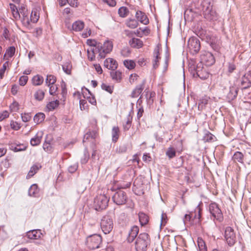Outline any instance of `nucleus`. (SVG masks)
Masks as SVG:
<instances>
[{"label": "nucleus", "mask_w": 251, "mask_h": 251, "mask_svg": "<svg viewBox=\"0 0 251 251\" xmlns=\"http://www.w3.org/2000/svg\"><path fill=\"white\" fill-rule=\"evenodd\" d=\"M150 240L149 235L146 233L139 234L135 242V247L136 251H146Z\"/></svg>", "instance_id": "nucleus-1"}, {"label": "nucleus", "mask_w": 251, "mask_h": 251, "mask_svg": "<svg viewBox=\"0 0 251 251\" xmlns=\"http://www.w3.org/2000/svg\"><path fill=\"white\" fill-rule=\"evenodd\" d=\"M100 228L105 234H109L113 229L114 224L112 218L109 216H104L100 221Z\"/></svg>", "instance_id": "nucleus-2"}, {"label": "nucleus", "mask_w": 251, "mask_h": 251, "mask_svg": "<svg viewBox=\"0 0 251 251\" xmlns=\"http://www.w3.org/2000/svg\"><path fill=\"white\" fill-rule=\"evenodd\" d=\"M109 198L104 194H100L94 200V206L97 211L105 209L108 206Z\"/></svg>", "instance_id": "nucleus-3"}, {"label": "nucleus", "mask_w": 251, "mask_h": 251, "mask_svg": "<svg viewBox=\"0 0 251 251\" xmlns=\"http://www.w3.org/2000/svg\"><path fill=\"white\" fill-rule=\"evenodd\" d=\"M226 241L230 246H233L236 242V236L234 229L227 226L226 228L224 234Z\"/></svg>", "instance_id": "nucleus-4"}, {"label": "nucleus", "mask_w": 251, "mask_h": 251, "mask_svg": "<svg viewBox=\"0 0 251 251\" xmlns=\"http://www.w3.org/2000/svg\"><path fill=\"white\" fill-rule=\"evenodd\" d=\"M102 242L101 237L99 234H94L89 236L87 240V245L90 249L99 248Z\"/></svg>", "instance_id": "nucleus-5"}, {"label": "nucleus", "mask_w": 251, "mask_h": 251, "mask_svg": "<svg viewBox=\"0 0 251 251\" xmlns=\"http://www.w3.org/2000/svg\"><path fill=\"white\" fill-rule=\"evenodd\" d=\"M187 46L191 53H196L200 50V42L198 38L192 37L189 39Z\"/></svg>", "instance_id": "nucleus-6"}, {"label": "nucleus", "mask_w": 251, "mask_h": 251, "mask_svg": "<svg viewBox=\"0 0 251 251\" xmlns=\"http://www.w3.org/2000/svg\"><path fill=\"white\" fill-rule=\"evenodd\" d=\"M215 62V59L212 54L209 52H204L201 55V62L200 66H201L202 64L206 66H211Z\"/></svg>", "instance_id": "nucleus-7"}, {"label": "nucleus", "mask_w": 251, "mask_h": 251, "mask_svg": "<svg viewBox=\"0 0 251 251\" xmlns=\"http://www.w3.org/2000/svg\"><path fill=\"white\" fill-rule=\"evenodd\" d=\"M113 47V43L111 41L109 40H106L99 50V56L100 57L104 58L106 54L110 53L112 50Z\"/></svg>", "instance_id": "nucleus-8"}, {"label": "nucleus", "mask_w": 251, "mask_h": 251, "mask_svg": "<svg viewBox=\"0 0 251 251\" xmlns=\"http://www.w3.org/2000/svg\"><path fill=\"white\" fill-rule=\"evenodd\" d=\"M112 199L116 204L122 205L126 203L127 197L125 192L119 190L113 196Z\"/></svg>", "instance_id": "nucleus-9"}, {"label": "nucleus", "mask_w": 251, "mask_h": 251, "mask_svg": "<svg viewBox=\"0 0 251 251\" xmlns=\"http://www.w3.org/2000/svg\"><path fill=\"white\" fill-rule=\"evenodd\" d=\"M209 211L213 216V217L221 221L223 219V214L221 209L218 207V205L215 203H212L209 205Z\"/></svg>", "instance_id": "nucleus-10"}, {"label": "nucleus", "mask_w": 251, "mask_h": 251, "mask_svg": "<svg viewBox=\"0 0 251 251\" xmlns=\"http://www.w3.org/2000/svg\"><path fill=\"white\" fill-rule=\"evenodd\" d=\"M20 19L23 25L26 27H29L31 25V21H30V17H28L27 10L25 7L22 8L20 10Z\"/></svg>", "instance_id": "nucleus-11"}, {"label": "nucleus", "mask_w": 251, "mask_h": 251, "mask_svg": "<svg viewBox=\"0 0 251 251\" xmlns=\"http://www.w3.org/2000/svg\"><path fill=\"white\" fill-rule=\"evenodd\" d=\"M241 84L244 88H247L251 86V72H247L242 77Z\"/></svg>", "instance_id": "nucleus-12"}, {"label": "nucleus", "mask_w": 251, "mask_h": 251, "mask_svg": "<svg viewBox=\"0 0 251 251\" xmlns=\"http://www.w3.org/2000/svg\"><path fill=\"white\" fill-rule=\"evenodd\" d=\"M104 66L109 70H114L117 69L118 63L113 58H107L104 61Z\"/></svg>", "instance_id": "nucleus-13"}, {"label": "nucleus", "mask_w": 251, "mask_h": 251, "mask_svg": "<svg viewBox=\"0 0 251 251\" xmlns=\"http://www.w3.org/2000/svg\"><path fill=\"white\" fill-rule=\"evenodd\" d=\"M135 16L136 19L142 24L146 25L149 23V20L147 15L142 11H137Z\"/></svg>", "instance_id": "nucleus-14"}, {"label": "nucleus", "mask_w": 251, "mask_h": 251, "mask_svg": "<svg viewBox=\"0 0 251 251\" xmlns=\"http://www.w3.org/2000/svg\"><path fill=\"white\" fill-rule=\"evenodd\" d=\"M42 234L40 230H32L27 233V236L29 239L37 240L41 238Z\"/></svg>", "instance_id": "nucleus-15"}, {"label": "nucleus", "mask_w": 251, "mask_h": 251, "mask_svg": "<svg viewBox=\"0 0 251 251\" xmlns=\"http://www.w3.org/2000/svg\"><path fill=\"white\" fill-rule=\"evenodd\" d=\"M139 228L137 226H133L132 227L127 238L128 242L129 243L132 242L135 238L137 236Z\"/></svg>", "instance_id": "nucleus-16"}, {"label": "nucleus", "mask_w": 251, "mask_h": 251, "mask_svg": "<svg viewBox=\"0 0 251 251\" xmlns=\"http://www.w3.org/2000/svg\"><path fill=\"white\" fill-rule=\"evenodd\" d=\"M160 49V45L158 44L156 46L154 50V51H153L154 59L153 61V67L154 68H156L158 66V62L159 59L160 58V57H159Z\"/></svg>", "instance_id": "nucleus-17"}, {"label": "nucleus", "mask_w": 251, "mask_h": 251, "mask_svg": "<svg viewBox=\"0 0 251 251\" xmlns=\"http://www.w3.org/2000/svg\"><path fill=\"white\" fill-rule=\"evenodd\" d=\"M85 24L81 20L74 22L72 25V29L75 32L81 31L84 27Z\"/></svg>", "instance_id": "nucleus-18"}, {"label": "nucleus", "mask_w": 251, "mask_h": 251, "mask_svg": "<svg viewBox=\"0 0 251 251\" xmlns=\"http://www.w3.org/2000/svg\"><path fill=\"white\" fill-rule=\"evenodd\" d=\"M196 72L197 75L202 79H206L209 77V73L206 71V70H204L203 67L201 68L200 66H197Z\"/></svg>", "instance_id": "nucleus-19"}, {"label": "nucleus", "mask_w": 251, "mask_h": 251, "mask_svg": "<svg viewBox=\"0 0 251 251\" xmlns=\"http://www.w3.org/2000/svg\"><path fill=\"white\" fill-rule=\"evenodd\" d=\"M129 44L132 48L140 49L143 47V43L142 41L138 38H133L129 41Z\"/></svg>", "instance_id": "nucleus-20"}, {"label": "nucleus", "mask_w": 251, "mask_h": 251, "mask_svg": "<svg viewBox=\"0 0 251 251\" xmlns=\"http://www.w3.org/2000/svg\"><path fill=\"white\" fill-rule=\"evenodd\" d=\"M110 75L112 79L117 82H119L122 80V75L120 71L112 70Z\"/></svg>", "instance_id": "nucleus-21"}, {"label": "nucleus", "mask_w": 251, "mask_h": 251, "mask_svg": "<svg viewBox=\"0 0 251 251\" xmlns=\"http://www.w3.org/2000/svg\"><path fill=\"white\" fill-rule=\"evenodd\" d=\"M43 77L39 75L34 76L32 78V83L34 86L41 85L43 83Z\"/></svg>", "instance_id": "nucleus-22"}, {"label": "nucleus", "mask_w": 251, "mask_h": 251, "mask_svg": "<svg viewBox=\"0 0 251 251\" xmlns=\"http://www.w3.org/2000/svg\"><path fill=\"white\" fill-rule=\"evenodd\" d=\"M59 102L58 100H56L49 102L46 105V108L48 111L53 110L59 105Z\"/></svg>", "instance_id": "nucleus-23"}, {"label": "nucleus", "mask_w": 251, "mask_h": 251, "mask_svg": "<svg viewBox=\"0 0 251 251\" xmlns=\"http://www.w3.org/2000/svg\"><path fill=\"white\" fill-rule=\"evenodd\" d=\"M139 220L141 226L146 225L149 222L148 216L143 212H140L138 214Z\"/></svg>", "instance_id": "nucleus-24"}, {"label": "nucleus", "mask_w": 251, "mask_h": 251, "mask_svg": "<svg viewBox=\"0 0 251 251\" xmlns=\"http://www.w3.org/2000/svg\"><path fill=\"white\" fill-rule=\"evenodd\" d=\"M41 168V166H37L36 165H33L30 169V170L29 171L27 176H26V178H30L32 176H33L39 170V169Z\"/></svg>", "instance_id": "nucleus-25"}, {"label": "nucleus", "mask_w": 251, "mask_h": 251, "mask_svg": "<svg viewBox=\"0 0 251 251\" xmlns=\"http://www.w3.org/2000/svg\"><path fill=\"white\" fill-rule=\"evenodd\" d=\"M45 118V115L43 113H38L36 114L33 118V120L35 123L39 124L44 121Z\"/></svg>", "instance_id": "nucleus-26"}, {"label": "nucleus", "mask_w": 251, "mask_h": 251, "mask_svg": "<svg viewBox=\"0 0 251 251\" xmlns=\"http://www.w3.org/2000/svg\"><path fill=\"white\" fill-rule=\"evenodd\" d=\"M243 157L244 155L242 152L240 151H236L234 153L232 157V159L235 162H238L242 163L243 162Z\"/></svg>", "instance_id": "nucleus-27"}, {"label": "nucleus", "mask_w": 251, "mask_h": 251, "mask_svg": "<svg viewBox=\"0 0 251 251\" xmlns=\"http://www.w3.org/2000/svg\"><path fill=\"white\" fill-rule=\"evenodd\" d=\"M197 244L199 251H207L205 243L201 238L199 237L198 238Z\"/></svg>", "instance_id": "nucleus-28"}, {"label": "nucleus", "mask_w": 251, "mask_h": 251, "mask_svg": "<svg viewBox=\"0 0 251 251\" xmlns=\"http://www.w3.org/2000/svg\"><path fill=\"white\" fill-rule=\"evenodd\" d=\"M39 192V189L36 184H32L28 190V194L30 196H36Z\"/></svg>", "instance_id": "nucleus-29"}, {"label": "nucleus", "mask_w": 251, "mask_h": 251, "mask_svg": "<svg viewBox=\"0 0 251 251\" xmlns=\"http://www.w3.org/2000/svg\"><path fill=\"white\" fill-rule=\"evenodd\" d=\"M150 32V30L148 27H145L144 28L140 27L137 30V33L140 37L144 35L147 36L149 34Z\"/></svg>", "instance_id": "nucleus-30"}, {"label": "nucleus", "mask_w": 251, "mask_h": 251, "mask_svg": "<svg viewBox=\"0 0 251 251\" xmlns=\"http://www.w3.org/2000/svg\"><path fill=\"white\" fill-rule=\"evenodd\" d=\"M45 97V92L41 89H38L37 90L34 94L35 99L39 101H41L43 100Z\"/></svg>", "instance_id": "nucleus-31"}, {"label": "nucleus", "mask_w": 251, "mask_h": 251, "mask_svg": "<svg viewBox=\"0 0 251 251\" xmlns=\"http://www.w3.org/2000/svg\"><path fill=\"white\" fill-rule=\"evenodd\" d=\"M42 135L36 134L33 138L30 140V144L32 146H35L38 145L41 141Z\"/></svg>", "instance_id": "nucleus-32"}, {"label": "nucleus", "mask_w": 251, "mask_h": 251, "mask_svg": "<svg viewBox=\"0 0 251 251\" xmlns=\"http://www.w3.org/2000/svg\"><path fill=\"white\" fill-rule=\"evenodd\" d=\"M124 66L129 70L133 69L135 67V63L132 60H125L124 61Z\"/></svg>", "instance_id": "nucleus-33"}, {"label": "nucleus", "mask_w": 251, "mask_h": 251, "mask_svg": "<svg viewBox=\"0 0 251 251\" xmlns=\"http://www.w3.org/2000/svg\"><path fill=\"white\" fill-rule=\"evenodd\" d=\"M143 90V85H138L132 91V97H137L139 95L142 93Z\"/></svg>", "instance_id": "nucleus-34"}, {"label": "nucleus", "mask_w": 251, "mask_h": 251, "mask_svg": "<svg viewBox=\"0 0 251 251\" xmlns=\"http://www.w3.org/2000/svg\"><path fill=\"white\" fill-rule=\"evenodd\" d=\"M98 132L96 130H92L88 132L84 136V139L90 140L94 139L98 136Z\"/></svg>", "instance_id": "nucleus-35"}, {"label": "nucleus", "mask_w": 251, "mask_h": 251, "mask_svg": "<svg viewBox=\"0 0 251 251\" xmlns=\"http://www.w3.org/2000/svg\"><path fill=\"white\" fill-rule=\"evenodd\" d=\"M39 18V16L37 11L36 10H32L30 16V21H31V23H36L38 21Z\"/></svg>", "instance_id": "nucleus-36"}, {"label": "nucleus", "mask_w": 251, "mask_h": 251, "mask_svg": "<svg viewBox=\"0 0 251 251\" xmlns=\"http://www.w3.org/2000/svg\"><path fill=\"white\" fill-rule=\"evenodd\" d=\"M119 129L118 126H114L112 130V140L116 142L119 138Z\"/></svg>", "instance_id": "nucleus-37"}, {"label": "nucleus", "mask_w": 251, "mask_h": 251, "mask_svg": "<svg viewBox=\"0 0 251 251\" xmlns=\"http://www.w3.org/2000/svg\"><path fill=\"white\" fill-rule=\"evenodd\" d=\"M56 82V77L51 75H47L46 79V83L48 86L53 84Z\"/></svg>", "instance_id": "nucleus-38"}, {"label": "nucleus", "mask_w": 251, "mask_h": 251, "mask_svg": "<svg viewBox=\"0 0 251 251\" xmlns=\"http://www.w3.org/2000/svg\"><path fill=\"white\" fill-rule=\"evenodd\" d=\"M97 48L90 47L89 49L87 50L88 58L91 61H92L95 58V51H96Z\"/></svg>", "instance_id": "nucleus-39"}, {"label": "nucleus", "mask_w": 251, "mask_h": 251, "mask_svg": "<svg viewBox=\"0 0 251 251\" xmlns=\"http://www.w3.org/2000/svg\"><path fill=\"white\" fill-rule=\"evenodd\" d=\"M101 88L102 90L108 92L110 94L112 93L113 91V87L110 85H109L108 84L102 83L101 84Z\"/></svg>", "instance_id": "nucleus-40"}, {"label": "nucleus", "mask_w": 251, "mask_h": 251, "mask_svg": "<svg viewBox=\"0 0 251 251\" xmlns=\"http://www.w3.org/2000/svg\"><path fill=\"white\" fill-rule=\"evenodd\" d=\"M166 155L170 158L171 159L176 156V151L172 147H169L166 151Z\"/></svg>", "instance_id": "nucleus-41"}, {"label": "nucleus", "mask_w": 251, "mask_h": 251, "mask_svg": "<svg viewBox=\"0 0 251 251\" xmlns=\"http://www.w3.org/2000/svg\"><path fill=\"white\" fill-rule=\"evenodd\" d=\"M138 22L135 19H130L126 23L128 27L131 28H135L138 26Z\"/></svg>", "instance_id": "nucleus-42"}, {"label": "nucleus", "mask_w": 251, "mask_h": 251, "mask_svg": "<svg viewBox=\"0 0 251 251\" xmlns=\"http://www.w3.org/2000/svg\"><path fill=\"white\" fill-rule=\"evenodd\" d=\"M71 68L72 67L71 64L68 62L66 63L62 66V69L63 71L66 74L68 75H70L71 74Z\"/></svg>", "instance_id": "nucleus-43"}, {"label": "nucleus", "mask_w": 251, "mask_h": 251, "mask_svg": "<svg viewBox=\"0 0 251 251\" xmlns=\"http://www.w3.org/2000/svg\"><path fill=\"white\" fill-rule=\"evenodd\" d=\"M128 12L127 9L126 7H121L119 9L118 13L122 17H125L127 15Z\"/></svg>", "instance_id": "nucleus-44"}, {"label": "nucleus", "mask_w": 251, "mask_h": 251, "mask_svg": "<svg viewBox=\"0 0 251 251\" xmlns=\"http://www.w3.org/2000/svg\"><path fill=\"white\" fill-rule=\"evenodd\" d=\"M15 52V48L14 47L12 46L9 47L6 51L5 55H7L8 57H12Z\"/></svg>", "instance_id": "nucleus-45"}, {"label": "nucleus", "mask_w": 251, "mask_h": 251, "mask_svg": "<svg viewBox=\"0 0 251 251\" xmlns=\"http://www.w3.org/2000/svg\"><path fill=\"white\" fill-rule=\"evenodd\" d=\"M237 95V91L235 87L230 88V92L228 94V97L231 99L235 98Z\"/></svg>", "instance_id": "nucleus-46"}, {"label": "nucleus", "mask_w": 251, "mask_h": 251, "mask_svg": "<svg viewBox=\"0 0 251 251\" xmlns=\"http://www.w3.org/2000/svg\"><path fill=\"white\" fill-rule=\"evenodd\" d=\"M8 66V62H4L1 69H0V78L2 79L3 77L4 73L6 70L7 67Z\"/></svg>", "instance_id": "nucleus-47"}, {"label": "nucleus", "mask_w": 251, "mask_h": 251, "mask_svg": "<svg viewBox=\"0 0 251 251\" xmlns=\"http://www.w3.org/2000/svg\"><path fill=\"white\" fill-rule=\"evenodd\" d=\"M89 158V153L87 149H85L84 151V158H81V162L83 164L86 163Z\"/></svg>", "instance_id": "nucleus-48"}, {"label": "nucleus", "mask_w": 251, "mask_h": 251, "mask_svg": "<svg viewBox=\"0 0 251 251\" xmlns=\"http://www.w3.org/2000/svg\"><path fill=\"white\" fill-rule=\"evenodd\" d=\"M49 87V93L51 95H54L55 94L57 90V87L56 85L54 83L53 84H51L50 86H48Z\"/></svg>", "instance_id": "nucleus-49"}, {"label": "nucleus", "mask_w": 251, "mask_h": 251, "mask_svg": "<svg viewBox=\"0 0 251 251\" xmlns=\"http://www.w3.org/2000/svg\"><path fill=\"white\" fill-rule=\"evenodd\" d=\"M28 80V77L26 75H22L19 78V84L21 86H25Z\"/></svg>", "instance_id": "nucleus-50"}, {"label": "nucleus", "mask_w": 251, "mask_h": 251, "mask_svg": "<svg viewBox=\"0 0 251 251\" xmlns=\"http://www.w3.org/2000/svg\"><path fill=\"white\" fill-rule=\"evenodd\" d=\"M31 116L28 113L21 114V118L24 122H27L31 119Z\"/></svg>", "instance_id": "nucleus-51"}, {"label": "nucleus", "mask_w": 251, "mask_h": 251, "mask_svg": "<svg viewBox=\"0 0 251 251\" xmlns=\"http://www.w3.org/2000/svg\"><path fill=\"white\" fill-rule=\"evenodd\" d=\"M200 211H198V213L197 214L195 213L194 216V218L193 220V224H199L200 223Z\"/></svg>", "instance_id": "nucleus-52"}, {"label": "nucleus", "mask_w": 251, "mask_h": 251, "mask_svg": "<svg viewBox=\"0 0 251 251\" xmlns=\"http://www.w3.org/2000/svg\"><path fill=\"white\" fill-rule=\"evenodd\" d=\"M10 126L12 129L16 130L19 129L21 127L20 125L18 123L13 121H11Z\"/></svg>", "instance_id": "nucleus-53"}, {"label": "nucleus", "mask_w": 251, "mask_h": 251, "mask_svg": "<svg viewBox=\"0 0 251 251\" xmlns=\"http://www.w3.org/2000/svg\"><path fill=\"white\" fill-rule=\"evenodd\" d=\"M21 10V9H20V10L19 11L18 10V9L17 8L16 9H15V10H14L12 12L13 16L16 20L20 19V18H21L20 10Z\"/></svg>", "instance_id": "nucleus-54"}, {"label": "nucleus", "mask_w": 251, "mask_h": 251, "mask_svg": "<svg viewBox=\"0 0 251 251\" xmlns=\"http://www.w3.org/2000/svg\"><path fill=\"white\" fill-rule=\"evenodd\" d=\"M91 34V30L90 28H86L84 32L81 34V37L86 38L90 36Z\"/></svg>", "instance_id": "nucleus-55"}, {"label": "nucleus", "mask_w": 251, "mask_h": 251, "mask_svg": "<svg viewBox=\"0 0 251 251\" xmlns=\"http://www.w3.org/2000/svg\"><path fill=\"white\" fill-rule=\"evenodd\" d=\"M167 221V217L165 213L162 212L161 214V223H160V226H164L165 224H166Z\"/></svg>", "instance_id": "nucleus-56"}, {"label": "nucleus", "mask_w": 251, "mask_h": 251, "mask_svg": "<svg viewBox=\"0 0 251 251\" xmlns=\"http://www.w3.org/2000/svg\"><path fill=\"white\" fill-rule=\"evenodd\" d=\"M43 148L47 152H51L52 151V147L50 144L48 143H44Z\"/></svg>", "instance_id": "nucleus-57"}, {"label": "nucleus", "mask_w": 251, "mask_h": 251, "mask_svg": "<svg viewBox=\"0 0 251 251\" xmlns=\"http://www.w3.org/2000/svg\"><path fill=\"white\" fill-rule=\"evenodd\" d=\"M138 77V75L136 74H131L129 77L130 82L131 83H134L137 80Z\"/></svg>", "instance_id": "nucleus-58"}, {"label": "nucleus", "mask_w": 251, "mask_h": 251, "mask_svg": "<svg viewBox=\"0 0 251 251\" xmlns=\"http://www.w3.org/2000/svg\"><path fill=\"white\" fill-rule=\"evenodd\" d=\"M9 116V113L7 111H4L2 113H0V121H2L4 119Z\"/></svg>", "instance_id": "nucleus-59"}, {"label": "nucleus", "mask_w": 251, "mask_h": 251, "mask_svg": "<svg viewBox=\"0 0 251 251\" xmlns=\"http://www.w3.org/2000/svg\"><path fill=\"white\" fill-rule=\"evenodd\" d=\"M10 149L11 150L15 152H18L25 150V148L23 149L21 148L19 145H17L16 146L12 145L10 147Z\"/></svg>", "instance_id": "nucleus-60"}, {"label": "nucleus", "mask_w": 251, "mask_h": 251, "mask_svg": "<svg viewBox=\"0 0 251 251\" xmlns=\"http://www.w3.org/2000/svg\"><path fill=\"white\" fill-rule=\"evenodd\" d=\"M94 67L95 69V70L97 71V72L98 74H101L102 73V68L100 64H94Z\"/></svg>", "instance_id": "nucleus-61"}, {"label": "nucleus", "mask_w": 251, "mask_h": 251, "mask_svg": "<svg viewBox=\"0 0 251 251\" xmlns=\"http://www.w3.org/2000/svg\"><path fill=\"white\" fill-rule=\"evenodd\" d=\"M88 101L93 105L96 104V100L93 96H89L87 98Z\"/></svg>", "instance_id": "nucleus-62"}, {"label": "nucleus", "mask_w": 251, "mask_h": 251, "mask_svg": "<svg viewBox=\"0 0 251 251\" xmlns=\"http://www.w3.org/2000/svg\"><path fill=\"white\" fill-rule=\"evenodd\" d=\"M19 89V86L17 85H14L11 88V93L13 95H15L17 94Z\"/></svg>", "instance_id": "nucleus-63"}, {"label": "nucleus", "mask_w": 251, "mask_h": 251, "mask_svg": "<svg viewBox=\"0 0 251 251\" xmlns=\"http://www.w3.org/2000/svg\"><path fill=\"white\" fill-rule=\"evenodd\" d=\"M68 3L72 7H76L78 4L77 0H68Z\"/></svg>", "instance_id": "nucleus-64"}]
</instances>
